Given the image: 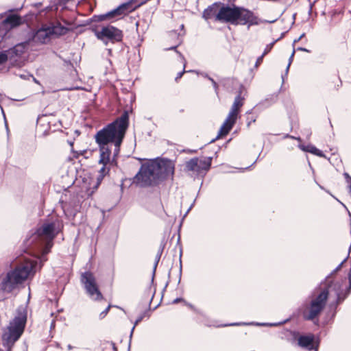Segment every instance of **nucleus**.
Returning <instances> with one entry per match:
<instances>
[{"label": "nucleus", "instance_id": "bb28decb", "mask_svg": "<svg viewBox=\"0 0 351 351\" xmlns=\"http://www.w3.org/2000/svg\"><path fill=\"white\" fill-rule=\"evenodd\" d=\"M210 80L212 81L215 88L217 89V83L213 79H210Z\"/></svg>", "mask_w": 351, "mask_h": 351}, {"label": "nucleus", "instance_id": "1a4fd4ad", "mask_svg": "<svg viewBox=\"0 0 351 351\" xmlns=\"http://www.w3.org/2000/svg\"><path fill=\"white\" fill-rule=\"evenodd\" d=\"M153 165L157 166L156 172L158 173L160 180L170 178L173 179L175 171V164L172 160L161 159L152 160Z\"/></svg>", "mask_w": 351, "mask_h": 351}, {"label": "nucleus", "instance_id": "cd10ccee", "mask_svg": "<svg viewBox=\"0 0 351 351\" xmlns=\"http://www.w3.org/2000/svg\"><path fill=\"white\" fill-rule=\"evenodd\" d=\"M337 300H338V301L343 300V298H341L340 295L338 294V295H337Z\"/></svg>", "mask_w": 351, "mask_h": 351}, {"label": "nucleus", "instance_id": "7c9ffc66", "mask_svg": "<svg viewBox=\"0 0 351 351\" xmlns=\"http://www.w3.org/2000/svg\"><path fill=\"white\" fill-rule=\"evenodd\" d=\"M299 49L301 50V51H307V50L306 49H304V48H299Z\"/></svg>", "mask_w": 351, "mask_h": 351}, {"label": "nucleus", "instance_id": "6ab92c4d", "mask_svg": "<svg viewBox=\"0 0 351 351\" xmlns=\"http://www.w3.org/2000/svg\"><path fill=\"white\" fill-rule=\"evenodd\" d=\"M217 5H213L210 8L207 9L204 12V16L206 19H210L212 17V12H216Z\"/></svg>", "mask_w": 351, "mask_h": 351}, {"label": "nucleus", "instance_id": "4be33fe9", "mask_svg": "<svg viewBox=\"0 0 351 351\" xmlns=\"http://www.w3.org/2000/svg\"><path fill=\"white\" fill-rule=\"evenodd\" d=\"M110 307H111V306L108 305V307L103 312H101L100 313V315H99L100 319H103L104 317H105V316L108 314Z\"/></svg>", "mask_w": 351, "mask_h": 351}, {"label": "nucleus", "instance_id": "f257e3e1", "mask_svg": "<svg viewBox=\"0 0 351 351\" xmlns=\"http://www.w3.org/2000/svg\"><path fill=\"white\" fill-rule=\"evenodd\" d=\"M128 113L124 112L119 118L96 134L95 139L100 151L99 164L109 166L117 164L114 158H111V150L107 145L110 142L114 143L117 149L116 152H119L128 126Z\"/></svg>", "mask_w": 351, "mask_h": 351}, {"label": "nucleus", "instance_id": "c85d7f7f", "mask_svg": "<svg viewBox=\"0 0 351 351\" xmlns=\"http://www.w3.org/2000/svg\"><path fill=\"white\" fill-rule=\"evenodd\" d=\"M67 348H68V350H69L73 349V346L71 345H68Z\"/></svg>", "mask_w": 351, "mask_h": 351}, {"label": "nucleus", "instance_id": "0eeeda50", "mask_svg": "<svg viewBox=\"0 0 351 351\" xmlns=\"http://www.w3.org/2000/svg\"><path fill=\"white\" fill-rule=\"evenodd\" d=\"M243 100L244 99L240 95L236 97L230 111L219 131L217 137H222L227 135L232 130L237 121L240 109L243 105Z\"/></svg>", "mask_w": 351, "mask_h": 351}, {"label": "nucleus", "instance_id": "dca6fc26", "mask_svg": "<svg viewBox=\"0 0 351 351\" xmlns=\"http://www.w3.org/2000/svg\"><path fill=\"white\" fill-rule=\"evenodd\" d=\"M27 45L26 43H21L19 45H16L15 47H14L12 49L8 51V53L10 56H12L13 54H15L16 56H21L22 55L27 49Z\"/></svg>", "mask_w": 351, "mask_h": 351}, {"label": "nucleus", "instance_id": "aec40b11", "mask_svg": "<svg viewBox=\"0 0 351 351\" xmlns=\"http://www.w3.org/2000/svg\"><path fill=\"white\" fill-rule=\"evenodd\" d=\"M121 8H118V9H116L108 14H106V15H103L101 16V19H107V18H110V17H112L117 14H121Z\"/></svg>", "mask_w": 351, "mask_h": 351}, {"label": "nucleus", "instance_id": "393cba45", "mask_svg": "<svg viewBox=\"0 0 351 351\" xmlns=\"http://www.w3.org/2000/svg\"><path fill=\"white\" fill-rule=\"evenodd\" d=\"M294 53H295V51H293L292 52L291 55V57H290V58H289V64H288V66H287V69H289V66H290V64H291V61H292V60H293V58Z\"/></svg>", "mask_w": 351, "mask_h": 351}, {"label": "nucleus", "instance_id": "f8f14e48", "mask_svg": "<svg viewBox=\"0 0 351 351\" xmlns=\"http://www.w3.org/2000/svg\"><path fill=\"white\" fill-rule=\"evenodd\" d=\"M97 38L107 43L108 40L120 41L123 35L121 31L112 26L102 27L100 30L95 31Z\"/></svg>", "mask_w": 351, "mask_h": 351}, {"label": "nucleus", "instance_id": "412c9836", "mask_svg": "<svg viewBox=\"0 0 351 351\" xmlns=\"http://www.w3.org/2000/svg\"><path fill=\"white\" fill-rule=\"evenodd\" d=\"M10 55L8 53V51L5 52L0 53V64H3L7 61L8 56Z\"/></svg>", "mask_w": 351, "mask_h": 351}, {"label": "nucleus", "instance_id": "b1692460", "mask_svg": "<svg viewBox=\"0 0 351 351\" xmlns=\"http://www.w3.org/2000/svg\"><path fill=\"white\" fill-rule=\"evenodd\" d=\"M263 57H264V56H263V55H262L261 56H260V57L257 59V60H256V64H255V66H256V67H258V66L262 63V62H263Z\"/></svg>", "mask_w": 351, "mask_h": 351}, {"label": "nucleus", "instance_id": "20e7f679", "mask_svg": "<svg viewBox=\"0 0 351 351\" xmlns=\"http://www.w3.org/2000/svg\"><path fill=\"white\" fill-rule=\"evenodd\" d=\"M62 228L63 223L59 219H56L51 222H46L32 236V241L38 239L46 243V248L44 253L47 254L48 253L47 248L51 247V242Z\"/></svg>", "mask_w": 351, "mask_h": 351}, {"label": "nucleus", "instance_id": "5701e85b", "mask_svg": "<svg viewBox=\"0 0 351 351\" xmlns=\"http://www.w3.org/2000/svg\"><path fill=\"white\" fill-rule=\"evenodd\" d=\"M271 48H272V44L267 45L265 49V51L262 55L265 56L267 53H268L271 51Z\"/></svg>", "mask_w": 351, "mask_h": 351}, {"label": "nucleus", "instance_id": "473e14b6", "mask_svg": "<svg viewBox=\"0 0 351 351\" xmlns=\"http://www.w3.org/2000/svg\"><path fill=\"white\" fill-rule=\"evenodd\" d=\"M317 348H315V351H317Z\"/></svg>", "mask_w": 351, "mask_h": 351}, {"label": "nucleus", "instance_id": "c756f323", "mask_svg": "<svg viewBox=\"0 0 351 351\" xmlns=\"http://www.w3.org/2000/svg\"><path fill=\"white\" fill-rule=\"evenodd\" d=\"M177 47H178V45H175L174 47H172L169 48V49H176Z\"/></svg>", "mask_w": 351, "mask_h": 351}, {"label": "nucleus", "instance_id": "f03ea898", "mask_svg": "<svg viewBox=\"0 0 351 351\" xmlns=\"http://www.w3.org/2000/svg\"><path fill=\"white\" fill-rule=\"evenodd\" d=\"M215 20L229 22L232 24L254 25L257 23V18L252 12L235 6L222 5L215 15Z\"/></svg>", "mask_w": 351, "mask_h": 351}, {"label": "nucleus", "instance_id": "f3484780", "mask_svg": "<svg viewBox=\"0 0 351 351\" xmlns=\"http://www.w3.org/2000/svg\"><path fill=\"white\" fill-rule=\"evenodd\" d=\"M299 147L303 151L310 152L311 154H313L320 156V157H322L324 156L321 150L318 149L317 147H315V146L311 145H308L307 146L300 145H299Z\"/></svg>", "mask_w": 351, "mask_h": 351}, {"label": "nucleus", "instance_id": "9b49d317", "mask_svg": "<svg viewBox=\"0 0 351 351\" xmlns=\"http://www.w3.org/2000/svg\"><path fill=\"white\" fill-rule=\"evenodd\" d=\"M67 29L60 25L43 26L35 34V38L40 43H47L49 36L53 34L62 35L66 34Z\"/></svg>", "mask_w": 351, "mask_h": 351}, {"label": "nucleus", "instance_id": "423d86ee", "mask_svg": "<svg viewBox=\"0 0 351 351\" xmlns=\"http://www.w3.org/2000/svg\"><path fill=\"white\" fill-rule=\"evenodd\" d=\"M24 327L25 320L18 317H15L4 330L2 335L3 345L8 348V351L22 335Z\"/></svg>", "mask_w": 351, "mask_h": 351}, {"label": "nucleus", "instance_id": "2eb2a0df", "mask_svg": "<svg viewBox=\"0 0 351 351\" xmlns=\"http://www.w3.org/2000/svg\"><path fill=\"white\" fill-rule=\"evenodd\" d=\"M313 341V335L301 336L298 339V345L302 348H306L311 350L314 349Z\"/></svg>", "mask_w": 351, "mask_h": 351}, {"label": "nucleus", "instance_id": "a878e982", "mask_svg": "<svg viewBox=\"0 0 351 351\" xmlns=\"http://www.w3.org/2000/svg\"><path fill=\"white\" fill-rule=\"evenodd\" d=\"M184 72V71H182V72H180V73H178V75H177V76H176V81H177V80H178L179 79H180V78L182 77V75H183Z\"/></svg>", "mask_w": 351, "mask_h": 351}, {"label": "nucleus", "instance_id": "a211bd4d", "mask_svg": "<svg viewBox=\"0 0 351 351\" xmlns=\"http://www.w3.org/2000/svg\"><path fill=\"white\" fill-rule=\"evenodd\" d=\"M109 169H110L109 165H103V167L100 169V170L99 171V176L97 178V180H98L97 184H99L101 182V181L102 180L104 177L108 173Z\"/></svg>", "mask_w": 351, "mask_h": 351}, {"label": "nucleus", "instance_id": "39448f33", "mask_svg": "<svg viewBox=\"0 0 351 351\" xmlns=\"http://www.w3.org/2000/svg\"><path fill=\"white\" fill-rule=\"evenodd\" d=\"M157 166L153 165L152 160L142 165L138 173L134 178V182L141 186L156 185L160 180L156 169Z\"/></svg>", "mask_w": 351, "mask_h": 351}, {"label": "nucleus", "instance_id": "7ed1b4c3", "mask_svg": "<svg viewBox=\"0 0 351 351\" xmlns=\"http://www.w3.org/2000/svg\"><path fill=\"white\" fill-rule=\"evenodd\" d=\"M36 263L34 261H25L19 265L14 270L8 272L2 282L4 291L10 292L19 284L23 283L34 273Z\"/></svg>", "mask_w": 351, "mask_h": 351}, {"label": "nucleus", "instance_id": "2f4dec72", "mask_svg": "<svg viewBox=\"0 0 351 351\" xmlns=\"http://www.w3.org/2000/svg\"><path fill=\"white\" fill-rule=\"evenodd\" d=\"M290 137H291V138H295V139H297V140H298V141H300V138H294L293 136H290Z\"/></svg>", "mask_w": 351, "mask_h": 351}, {"label": "nucleus", "instance_id": "4468645a", "mask_svg": "<svg viewBox=\"0 0 351 351\" xmlns=\"http://www.w3.org/2000/svg\"><path fill=\"white\" fill-rule=\"evenodd\" d=\"M23 22L24 20L20 16L12 14L8 16V17L4 20L3 23L6 27L12 29L19 26Z\"/></svg>", "mask_w": 351, "mask_h": 351}, {"label": "nucleus", "instance_id": "9d476101", "mask_svg": "<svg viewBox=\"0 0 351 351\" xmlns=\"http://www.w3.org/2000/svg\"><path fill=\"white\" fill-rule=\"evenodd\" d=\"M82 282L84 285L85 289L90 298L95 300L102 299V295L92 273L88 271L84 273L82 276Z\"/></svg>", "mask_w": 351, "mask_h": 351}, {"label": "nucleus", "instance_id": "ddd939ff", "mask_svg": "<svg viewBox=\"0 0 351 351\" xmlns=\"http://www.w3.org/2000/svg\"><path fill=\"white\" fill-rule=\"evenodd\" d=\"M210 165L211 160L210 158L199 159L194 158L186 162V168L187 171L200 174L203 171L208 170Z\"/></svg>", "mask_w": 351, "mask_h": 351}, {"label": "nucleus", "instance_id": "6e6552de", "mask_svg": "<svg viewBox=\"0 0 351 351\" xmlns=\"http://www.w3.org/2000/svg\"><path fill=\"white\" fill-rule=\"evenodd\" d=\"M329 288L322 291L311 302L307 311L304 313V317L306 319L313 320L317 317L325 306Z\"/></svg>", "mask_w": 351, "mask_h": 351}]
</instances>
